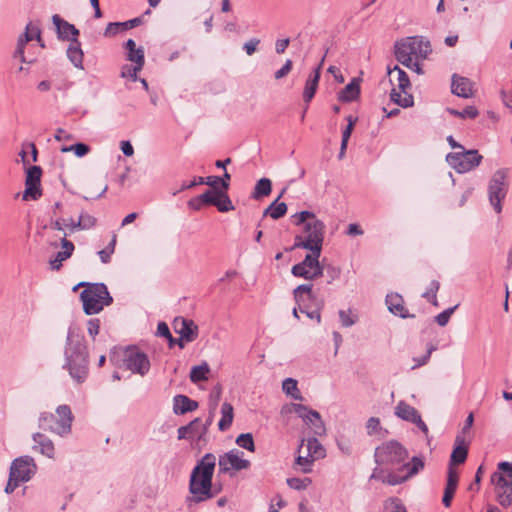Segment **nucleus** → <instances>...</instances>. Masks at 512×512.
<instances>
[{"mask_svg":"<svg viewBox=\"0 0 512 512\" xmlns=\"http://www.w3.org/2000/svg\"><path fill=\"white\" fill-rule=\"evenodd\" d=\"M506 178L507 170L499 169L493 174L488 185L489 202L498 214L502 211L501 202L507 194Z\"/></svg>","mask_w":512,"mask_h":512,"instance_id":"10","label":"nucleus"},{"mask_svg":"<svg viewBox=\"0 0 512 512\" xmlns=\"http://www.w3.org/2000/svg\"><path fill=\"white\" fill-rule=\"evenodd\" d=\"M175 332L179 335V339H175V343L180 348H184L185 343L194 341L198 336V327L193 320L182 317L175 318L173 322Z\"/></svg>","mask_w":512,"mask_h":512,"instance_id":"18","label":"nucleus"},{"mask_svg":"<svg viewBox=\"0 0 512 512\" xmlns=\"http://www.w3.org/2000/svg\"><path fill=\"white\" fill-rule=\"evenodd\" d=\"M99 330H100V321L99 319H90L88 321V324H87V331H88V334L94 338L98 333H99Z\"/></svg>","mask_w":512,"mask_h":512,"instance_id":"60","label":"nucleus"},{"mask_svg":"<svg viewBox=\"0 0 512 512\" xmlns=\"http://www.w3.org/2000/svg\"><path fill=\"white\" fill-rule=\"evenodd\" d=\"M79 286L86 288L81 292L80 297L83 303L84 312L87 315L97 314L103 310L105 306L112 303L108 289L103 283H85L81 282L74 287L76 290Z\"/></svg>","mask_w":512,"mask_h":512,"instance_id":"6","label":"nucleus"},{"mask_svg":"<svg viewBox=\"0 0 512 512\" xmlns=\"http://www.w3.org/2000/svg\"><path fill=\"white\" fill-rule=\"evenodd\" d=\"M272 190L271 180L268 178H261L255 185L252 193L253 199H261L268 196Z\"/></svg>","mask_w":512,"mask_h":512,"instance_id":"35","label":"nucleus"},{"mask_svg":"<svg viewBox=\"0 0 512 512\" xmlns=\"http://www.w3.org/2000/svg\"><path fill=\"white\" fill-rule=\"evenodd\" d=\"M260 43V39L258 38H251L249 41L245 42L243 45V49L245 50L246 54L251 56L254 54L257 50V46Z\"/></svg>","mask_w":512,"mask_h":512,"instance_id":"59","label":"nucleus"},{"mask_svg":"<svg viewBox=\"0 0 512 512\" xmlns=\"http://www.w3.org/2000/svg\"><path fill=\"white\" fill-rule=\"evenodd\" d=\"M346 120H347V126L342 133V140H341V142H344V143L349 142V138L352 133V115L347 116Z\"/></svg>","mask_w":512,"mask_h":512,"instance_id":"63","label":"nucleus"},{"mask_svg":"<svg viewBox=\"0 0 512 512\" xmlns=\"http://www.w3.org/2000/svg\"><path fill=\"white\" fill-rule=\"evenodd\" d=\"M296 301H301L303 294H306L309 298L312 296V285L302 284L296 287L293 291Z\"/></svg>","mask_w":512,"mask_h":512,"instance_id":"51","label":"nucleus"},{"mask_svg":"<svg viewBox=\"0 0 512 512\" xmlns=\"http://www.w3.org/2000/svg\"><path fill=\"white\" fill-rule=\"evenodd\" d=\"M395 415L402 420L412 423L420 414L413 406L405 401H400L395 407Z\"/></svg>","mask_w":512,"mask_h":512,"instance_id":"31","label":"nucleus"},{"mask_svg":"<svg viewBox=\"0 0 512 512\" xmlns=\"http://www.w3.org/2000/svg\"><path fill=\"white\" fill-rule=\"evenodd\" d=\"M73 151L77 157H83L89 153L90 147L84 143H76L71 146H64L61 148V152L66 153Z\"/></svg>","mask_w":512,"mask_h":512,"instance_id":"44","label":"nucleus"},{"mask_svg":"<svg viewBox=\"0 0 512 512\" xmlns=\"http://www.w3.org/2000/svg\"><path fill=\"white\" fill-rule=\"evenodd\" d=\"M120 33L119 22H110L104 31L105 37H113Z\"/></svg>","mask_w":512,"mask_h":512,"instance_id":"61","label":"nucleus"},{"mask_svg":"<svg viewBox=\"0 0 512 512\" xmlns=\"http://www.w3.org/2000/svg\"><path fill=\"white\" fill-rule=\"evenodd\" d=\"M366 429H367V433L369 435L379 434L382 430L379 418H376V417L369 418L366 423Z\"/></svg>","mask_w":512,"mask_h":512,"instance_id":"50","label":"nucleus"},{"mask_svg":"<svg viewBox=\"0 0 512 512\" xmlns=\"http://www.w3.org/2000/svg\"><path fill=\"white\" fill-rule=\"evenodd\" d=\"M316 459L306 453V455H299L295 460V466L299 467L303 473H309L312 470V464Z\"/></svg>","mask_w":512,"mask_h":512,"instance_id":"38","label":"nucleus"},{"mask_svg":"<svg viewBox=\"0 0 512 512\" xmlns=\"http://www.w3.org/2000/svg\"><path fill=\"white\" fill-rule=\"evenodd\" d=\"M42 170L39 166H31L26 173L25 191L23 193V200H37L41 197L42 191L40 188Z\"/></svg>","mask_w":512,"mask_h":512,"instance_id":"19","label":"nucleus"},{"mask_svg":"<svg viewBox=\"0 0 512 512\" xmlns=\"http://www.w3.org/2000/svg\"><path fill=\"white\" fill-rule=\"evenodd\" d=\"M215 206L220 212H228L234 210L232 201L225 190H219Z\"/></svg>","mask_w":512,"mask_h":512,"instance_id":"37","label":"nucleus"},{"mask_svg":"<svg viewBox=\"0 0 512 512\" xmlns=\"http://www.w3.org/2000/svg\"><path fill=\"white\" fill-rule=\"evenodd\" d=\"M123 365L127 370L140 376H145L150 370L148 356L136 346H130L124 350Z\"/></svg>","mask_w":512,"mask_h":512,"instance_id":"11","label":"nucleus"},{"mask_svg":"<svg viewBox=\"0 0 512 512\" xmlns=\"http://www.w3.org/2000/svg\"><path fill=\"white\" fill-rule=\"evenodd\" d=\"M282 390L294 400H303V396L298 388V382L293 378H286L282 382Z\"/></svg>","mask_w":512,"mask_h":512,"instance_id":"34","label":"nucleus"},{"mask_svg":"<svg viewBox=\"0 0 512 512\" xmlns=\"http://www.w3.org/2000/svg\"><path fill=\"white\" fill-rule=\"evenodd\" d=\"M491 483L494 485L496 499L504 507L512 505V481L508 480L501 472H493Z\"/></svg>","mask_w":512,"mask_h":512,"instance_id":"17","label":"nucleus"},{"mask_svg":"<svg viewBox=\"0 0 512 512\" xmlns=\"http://www.w3.org/2000/svg\"><path fill=\"white\" fill-rule=\"evenodd\" d=\"M197 419H198V423L191 430L190 436L192 438H197L198 440H201L203 438V436L207 433V425H203L200 418H197Z\"/></svg>","mask_w":512,"mask_h":512,"instance_id":"54","label":"nucleus"},{"mask_svg":"<svg viewBox=\"0 0 512 512\" xmlns=\"http://www.w3.org/2000/svg\"><path fill=\"white\" fill-rule=\"evenodd\" d=\"M127 59L135 63V70H141L145 63L144 50L142 48H138L133 51H128Z\"/></svg>","mask_w":512,"mask_h":512,"instance_id":"40","label":"nucleus"},{"mask_svg":"<svg viewBox=\"0 0 512 512\" xmlns=\"http://www.w3.org/2000/svg\"><path fill=\"white\" fill-rule=\"evenodd\" d=\"M497 468V472H501L503 475L505 473L509 478L512 479V463L503 461L498 464Z\"/></svg>","mask_w":512,"mask_h":512,"instance_id":"64","label":"nucleus"},{"mask_svg":"<svg viewBox=\"0 0 512 512\" xmlns=\"http://www.w3.org/2000/svg\"><path fill=\"white\" fill-rule=\"evenodd\" d=\"M292 61L290 59L286 60L285 64L275 72V79L279 80L288 75L292 69Z\"/></svg>","mask_w":512,"mask_h":512,"instance_id":"58","label":"nucleus"},{"mask_svg":"<svg viewBox=\"0 0 512 512\" xmlns=\"http://www.w3.org/2000/svg\"><path fill=\"white\" fill-rule=\"evenodd\" d=\"M457 307H458V305H455L454 307L447 308L443 312L439 313L435 317L437 324L441 327H444L445 325H447V323L450 320L451 315L454 313V311Z\"/></svg>","mask_w":512,"mask_h":512,"instance_id":"49","label":"nucleus"},{"mask_svg":"<svg viewBox=\"0 0 512 512\" xmlns=\"http://www.w3.org/2000/svg\"><path fill=\"white\" fill-rule=\"evenodd\" d=\"M311 483V479L309 478H297L292 477L287 479V485L294 490H304L306 489Z\"/></svg>","mask_w":512,"mask_h":512,"instance_id":"46","label":"nucleus"},{"mask_svg":"<svg viewBox=\"0 0 512 512\" xmlns=\"http://www.w3.org/2000/svg\"><path fill=\"white\" fill-rule=\"evenodd\" d=\"M83 51L77 38H72L67 48V57L70 62L79 69H83Z\"/></svg>","mask_w":512,"mask_h":512,"instance_id":"28","label":"nucleus"},{"mask_svg":"<svg viewBox=\"0 0 512 512\" xmlns=\"http://www.w3.org/2000/svg\"><path fill=\"white\" fill-rule=\"evenodd\" d=\"M303 448H306V453L313 456L314 459H322L326 455L325 448L321 445V443L317 440L316 437H310L306 440V444H304V440L300 445V452Z\"/></svg>","mask_w":512,"mask_h":512,"instance_id":"29","label":"nucleus"},{"mask_svg":"<svg viewBox=\"0 0 512 512\" xmlns=\"http://www.w3.org/2000/svg\"><path fill=\"white\" fill-rule=\"evenodd\" d=\"M34 442L33 450L38 451L49 459L55 458V447L53 441L43 433L36 432L32 435Z\"/></svg>","mask_w":512,"mask_h":512,"instance_id":"21","label":"nucleus"},{"mask_svg":"<svg viewBox=\"0 0 512 512\" xmlns=\"http://www.w3.org/2000/svg\"><path fill=\"white\" fill-rule=\"evenodd\" d=\"M157 334L167 338L170 344L175 343V339L172 337L169 327L165 322H160L157 326Z\"/></svg>","mask_w":512,"mask_h":512,"instance_id":"57","label":"nucleus"},{"mask_svg":"<svg viewBox=\"0 0 512 512\" xmlns=\"http://www.w3.org/2000/svg\"><path fill=\"white\" fill-rule=\"evenodd\" d=\"M287 212V205L284 202L273 201L265 210L263 215H269L272 219L277 220L283 217Z\"/></svg>","mask_w":512,"mask_h":512,"instance_id":"33","label":"nucleus"},{"mask_svg":"<svg viewBox=\"0 0 512 512\" xmlns=\"http://www.w3.org/2000/svg\"><path fill=\"white\" fill-rule=\"evenodd\" d=\"M37 472L35 460L28 455L14 459L10 465L9 474L22 483L28 482Z\"/></svg>","mask_w":512,"mask_h":512,"instance_id":"15","label":"nucleus"},{"mask_svg":"<svg viewBox=\"0 0 512 512\" xmlns=\"http://www.w3.org/2000/svg\"><path fill=\"white\" fill-rule=\"evenodd\" d=\"M424 467V463L422 459L418 457H413L410 463H406L402 466L401 471H406V474L403 476H399L395 473H389L387 475H383L382 473H378L376 470L371 475L372 479H377L382 481L383 483H387L389 485H397L406 481L408 478L417 474Z\"/></svg>","mask_w":512,"mask_h":512,"instance_id":"14","label":"nucleus"},{"mask_svg":"<svg viewBox=\"0 0 512 512\" xmlns=\"http://www.w3.org/2000/svg\"><path fill=\"white\" fill-rule=\"evenodd\" d=\"M319 78L320 66L314 69V71L311 73L308 80L306 81V85L303 92V99L306 103H309L314 97L318 87Z\"/></svg>","mask_w":512,"mask_h":512,"instance_id":"30","label":"nucleus"},{"mask_svg":"<svg viewBox=\"0 0 512 512\" xmlns=\"http://www.w3.org/2000/svg\"><path fill=\"white\" fill-rule=\"evenodd\" d=\"M198 419H194L186 426H181L178 428V439H189L192 438L190 436V432L195 425H197Z\"/></svg>","mask_w":512,"mask_h":512,"instance_id":"55","label":"nucleus"},{"mask_svg":"<svg viewBox=\"0 0 512 512\" xmlns=\"http://www.w3.org/2000/svg\"><path fill=\"white\" fill-rule=\"evenodd\" d=\"M210 372L209 365L204 362L201 365L193 366L190 371V380L193 383L205 381L208 379V373Z\"/></svg>","mask_w":512,"mask_h":512,"instance_id":"36","label":"nucleus"},{"mask_svg":"<svg viewBox=\"0 0 512 512\" xmlns=\"http://www.w3.org/2000/svg\"><path fill=\"white\" fill-rule=\"evenodd\" d=\"M73 421L74 415L71 408L66 404H62L56 408L55 414L50 412L40 413L38 426L60 437H66L72 431Z\"/></svg>","mask_w":512,"mask_h":512,"instance_id":"4","label":"nucleus"},{"mask_svg":"<svg viewBox=\"0 0 512 512\" xmlns=\"http://www.w3.org/2000/svg\"><path fill=\"white\" fill-rule=\"evenodd\" d=\"M243 456L244 453L238 449H232L220 455L218 459L219 474H232V472L248 469L251 463Z\"/></svg>","mask_w":512,"mask_h":512,"instance_id":"13","label":"nucleus"},{"mask_svg":"<svg viewBox=\"0 0 512 512\" xmlns=\"http://www.w3.org/2000/svg\"><path fill=\"white\" fill-rule=\"evenodd\" d=\"M236 444L241 447V448H244L250 452H254L255 451V443H254V439H253V436L251 433H243V434H240L237 438H236Z\"/></svg>","mask_w":512,"mask_h":512,"instance_id":"41","label":"nucleus"},{"mask_svg":"<svg viewBox=\"0 0 512 512\" xmlns=\"http://www.w3.org/2000/svg\"><path fill=\"white\" fill-rule=\"evenodd\" d=\"M218 193H219V190H207L203 194L200 195V200H202L204 205L215 206Z\"/></svg>","mask_w":512,"mask_h":512,"instance_id":"52","label":"nucleus"},{"mask_svg":"<svg viewBox=\"0 0 512 512\" xmlns=\"http://www.w3.org/2000/svg\"><path fill=\"white\" fill-rule=\"evenodd\" d=\"M386 305L388 310L395 316H399L401 318L414 317V315L408 314V310L404 306L402 296L397 293H391L386 296Z\"/></svg>","mask_w":512,"mask_h":512,"instance_id":"26","label":"nucleus"},{"mask_svg":"<svg viewBox=\"0 0 512 512\" xmlns=\"http://www.w3.org/2000/svg\"><path fill=\"white\" fill-rule=\"evenodd\" d=\"M215 466V455L206 453L193 468L189 479V492L191 495L186 497L188 507H192L194 504L204 502L214 497L212 492V478Z\"/></svg>","mask_w":512,"mask_h":512,"instance_id":"2","label":"nucleus"},{"mask_svg":"<svg viewBox=\"0 0 512 512\" xmlns=\"http://www.w3.org/2000/svg\"><path fill=\"white\" fill-rule=\"evenodd\" d=\"M458 481H459V474H458L457 470L454 468V466L449 465L446 488L456 490L457 486H458Z\"/></svg>","mask_w":512,"mask_h":512,"instance_id":"48","label":"nucleus"},{"mask_svg":"<svg viewBox=\"0 0 512 512\" xmlns=\"http://www.w3.org/2000/svg\"><path fill=\"white\" fill-rule=\"evenodd\" d=\"M74 249V244L66 239V233H64V237L61 239V251L57 252L55 257L49 261L51 269L55 271L60 270L62 263L71 257Z\"/></svg>","mask_w":512,"mask_h":512,"instance_id":"23","label":"nucleus"},{"mask_svg":"<svg viewBox=\"0 0 512 512\" xmlns=\"http://www.w3.org/2000/svg\"><path fill=\"white\" fill-rule=\"evenodd\" d=\"M63 368L77 384L85 382L89 373V353L84 336L76 327H69L64 348Z\"/></svg>","mask_w":512,"mask_h":512,"instance_id":"1","label":"nucleus"},{"mask_svg":"<svg viewBox=\"0 0 512 512\" xmlns=\"http://www.w3.org/2000/svg\"><path fill=\"white\" fill-rule=\"evenodd\" d=\"M52 22L56 26L59 39L71 41L79 35V30L73 24L61 19L57 14L52 16Z\"/></svg>","mask_w":512,"mask_h":512,"instance_id":"25","label":"nucleus"},{"mask_svg":"<svg viewBox=\"0 0 512 512\" xmlns=\"http://www.w3.org/2000/svg\"><path fill=\"white\" fill-rule=\"evenodd\" d=\"M374 456L379 465H394L403 462L408 457V452L399 442L392 440L378 446Z\"/></svg>","mask_w":512,"mask_h":512,"instance_id":"8","label":"nucleus"},{"mask_svg":"<svg viewBox=\"0 0 512 512\" xmlns=\"http://www.w3.org/2000/svg\"><path fill=\"white\" fill-rule=\"evenodd\" d=\"M338 100L340 102L352 101V80L338 93Z\"/></svg>","mask_w":512,"mask_h":512,"instance_id":"56","label":"nucleus"},{"mask_svg":"<svg viewBox=\"0 0 512 512\" xmlns=\"http://www.w3.org/2000/svg\"><path fill=\"white\" fill-rule=\"evenodd\" d=\"M320 254H307L304 260L292 267V274L296 277L314 279L322 275L323 269L319 264Z\"/></svg>","mask_w":512,"mask_h":512,"instance_id":"16","label":"nucleus"},{"mask_svg":"<svg viewBox=\"0 0 512 512\" xmlns=\"http://www.w3.org/2000/svg\"><path fill=\"white\" fill-rule=\"evenodd\" d=\"M198 408V403L185 395H176L173 399V412L183 415Z\"/></svg>","mask_w":512,"mask_h":512,"instance_id":"27","label":"nucleus"},{"mask_svg":"<svg viewBox=\"0 0 512 512\" xmlns=\"http://www.w3.org/2000/svg\"><path fill=\"white\" fill-rule=\"evenodd\" d=\"M469 442L466 441L463 435H457L454 441V448L450 456L449 465L463 464L468 455Z\"/></svg>","mask_w":512,"mask_h":512,"instance_id":"22","label":"nucleus"},{"mask_svg":"<svg viewBox=\"0 0 512 512\" xmlns=\"http://www.w3.org/2000/svg\"><path fill=\"white\" fill-rule=\"evenodd\" d=\"M440 288V283L437 280H433L429 287L427 288L426 292L423 293L422 297L426 298L428 301H430L433 305L437 306V292Z\"/></svg>","mask_w":512,"mask_h":512,"instance_id":"43","label":"nucleus"},{"mask_svg":"<svg viewBox=\"0 0 512 512\" xmlns=\"http://www.w3.org/2000/svg\"><path fill=\"white\" fill-rule=\"evenodd\" d=\"M96 218L87 213H81L79 219L77 221V226H79V230H88L95 226Z\"/></svg>","mask_w":512,"mask_h":512,"instance_id":"45","label":"nucleus"},{"mask_svg":"<svg viewBox=\"0 0 512 512\" xmlns=\"http://www.w3.org/2000/svg\"><path fill=\"white\" fill-rule=\"evenodd\" d=\"M20 483H22V482L18 481L16 478L11 476V474H9L8 481H7L6 487L4 489L5 493L6 494L13 493L14 490L20 485Z\"/></svg>","mask_w":512,"mask_h":512,"instance_id":"62","label":"nucleus"},{"mask_svg":"<svg viewBox=\"0 0 512 512\" xmlns=\"http://www.w3.org/2000/svg\"><path fill=\"white\" fill-rule=\"evenodd\" d=\"M384 512H407V510L400 499L389 498L384 503Z\"/></svg>","mask_w":512,"mask_h":512,"instance_id":"42","label":"nucleus"},{"mask_svg":"<svg viewBox=\"0 0 512 512\" xmlns=\"http://www.w3.org/2000/svg\"><path fill=\"white\" fill-rule=\"evenodd\" d=\"M432 52L430 42L422 36H411L395 43V57L401 64L424 60Z\"/></svg>","mask_w":512,"mask_h":512,"instance_id":"5","label":"nucleus"},{"mask_svg":"<svg viewBox=\"0 0 512 512\" xmlns=\"http://www.w3.org/2000/svg\"><path fill=\"white\" fill-rule=\"evenodd\" d=\"M389 82L392 86L390 100L402 108L412 107L414 98L409 92L411 88L407 73L399 66L388 67Z\"/></svg>","mask_w":512,"mask_h":512,"instance_id":"7","label":"nucleus"},{"mask_svg":"<svg viewBox=\"0 0 512 512\" xmlns=\"http://www.w3.org/2000/svg\"><path fill=\"white\" fill-rule=\"evenodd\" d=\"M222 389L219 385L215 386L209 395V406L211 411H216L221 399Z\"/></svg>","mask_w":512,"mask_h":512,"instance_id":"47","label":"nucleus"},{"mask_svg":"<svg viewBox=\"0 0 512 512\" xmlns=\"http://www.w3.org/2000/svg\"><path fill=\"white\" fill-rule=\"evenodd\" d=\"M34 38H36L37 41L40 43V45L42 47H44V44L41 43L40 28L37 25L30 22L26 25V30H25L24 34L21 35L17 41V47L14 52V57L19 58L21 62H24L25 61V57H24L25 46L29 41H31Z\"/></svg>","mask_w":512,"mask_h":512,"instance_id":"20","label":"nucleus"},{"mask_svg":"<svg viewBox=\"0 0 512 512\" xmlns=\"http://www.w3.org/2000/svg\"><path fill=\"white\" fill-rule=\"evenodd\" d=\"M451 90L458 97L470 98L473 96V83L466 77L454 74L452 76Z\"/></svg>","mask_w":512,"mask_h":512,"instance_id":"24","label":"nucleus"},{"mask_svg":"<svg viewBox=\"0 0 512 512\" xmlns=\"http://www.w3.org/2000/svg\"><path fill=\"white\" fill-rule=\"evenodd\" d=\"M435 350H436V347L434 345H430L428 347L425 355H423L420 358H413V361L415 362V364L411 367V369L414 370L418 367L425 365L429 361L432 352Z\"/></svg>","mask_w":512,"mask_h":512,"instance_id":"53","label":"nucleus"},{"mask_svg":"<svg viewBox=\"0 0 512 512\" xmlns=\"http://www.w3.org/2000/svg\"><path fill=\"white\" fill-rule=\"evenodd\" d=\"M296 219V225H304V232L306 234L305 240L296 242L297 247L314 252L316 255L321 254L322 243L324 239V224L317 219L314 213L310 211H301L293 215Z\"/></svg>","mask_w":512,"mask_h":512,"instance_id":"3","label":"nucleus"},{"mask_svg":"<svg viewBox=\"0 0 512 512\" xmlns=\"http://www.w3.org/2000/svg\"><path fill=\"white\" fill-rule=\"evenodd\" d=\"M221 415L222 416L218 422V427L219 430L225 431L231 426L233 422V406L228 402H224L221 407Z\"/></svg>","mask_w":512,"mask_h":512,"instance_id":"32","label":"nucleus"},{"mask_svg":"<svg viewBox=\"0 0 512 512\" xmlns=\"http://www.w3.org/2000/svg\"><path fill=\"white\" fill-rule=\"evenodd\" d=\"M446 110L450 115L459 117V118L474 119L479 114L478 110L474 106H467L462 111L456 110L454 108H447Z\"/></svg>","mask_w":512,"mask_h":512,"instance_id":"39","label":"nucleus"},{"mask_svg":"<svg viewBox=\"0 0 512 512\" xmlns=\"http://www.w3.org/2000/svg\"><path fill=\"white\" fill-rule=\"evenodd\" d=\"M288 411H294L299 418L307 425L314 436H322L326 433L325 424L320 414L305 405L292 403Z\"/></svg>","mask_w":512,"mask_h":512,"instance_id":"12","label":"nucleus"},{"mask_svg":"<svg viewBox=\"0 0 512 512\" xmlns=\"http://www.w3.org/2000/svg\"><path fill=\"white\" fill-rule=\"evenodd\" d=\"M482 158V155L477 150H465L464 148L458 152L449 153L446 157L449 165L458 173H466L473 170L479 166Z\"/></svg>","mask_w":512,"mask_h":512,"instance_id":"9","label":"nucleus"}]
</instances>
